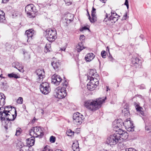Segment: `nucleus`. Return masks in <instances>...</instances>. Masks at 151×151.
<instances>
[{
	"mask_svg": "<svg viewBox=\"0 0 151 151\" xmlns=\"http://www.w3.org/2000/svg\"><path fill=\"white\" fill-rule=\"evenodd\" d=\"M128 122H129V123H130V127H131V128L132 129V127L133 126L132 124H132L131 123V122L130 121V118H128V119H127L125 121V122H124L125 126L127 123H128Z\"/></svg>",
	"mask_w": 151,
	"mask_h": 151,
	"instance_id": "obj_34",
	"label": "nucleus"
},
{
	"mask_svg": "<svg viewBox=\"0 0 151 151\" xmlns=\"http://www.w3.org/2000/svg\"><path fill=\"white\" fill-rule=\"evenodd\" d=\"M86 29L89 30V29L86 26H84V27H82L80 29V31L82 32V31H83V30H86Z\"/></svg>",
	"mask_w": 151,
	"mask_h": 151,
	"instance_id": "obj_44",
	"label": "nucleus"
},
{
	"mask_svg": "<svg viewBox=\"0 0 151 151\" xmlns=\"http://www.w3.org/2000/svg\"><path fill=\"white\" fill-rule=\"evenodd\" d=\"M20 63L18 62H15L12 64V66L17 69L19 71H20V68H23L20 66Z\"/></svg>",
	"mask_w": 151,
	"mask_h": 151,
	"instance_id": "obj_26",
	"label": "nucleus"
},
{
	"mask_svg": "<svg viewBox=\"0 0 151 151\" xmlns=\"http://www.w3.org/2000/svg\"><path fill=\"white\" fill-rule=\"evenodd\" d=\"M8 76L10 78H14L16 79H17L20 77L19 76L17 75L16 74L14 73H11L8 74Z\"/></svg>",
	"mask_w": 151,
	"mask_h": 151,
	"instance_id": "obj_28",
	"label": "nucleus"
},
{
	"mask_svg": "<svg viewBox=\"0 0 151 151\" xmlns=\"http://www.w3.org/2000/svg\"><path fill=\"white\" fill-rule=\"evenodd\" d=\"M140 112V113L142 115V116H144V113L143 111H142V110L140 111L139 112Z\"/></svg>",
	"mask_w": 151,
	"mask_h": 151,
	"instance_id": "obj_56",
	"label": "nucleus"
},
{
	"mask_svg": "<svg viewBox=\"0 0 151 151\" xmlns=\"http://www.w3.org/2000/svg\"><path fill=\"white\" fill-rule=\"evenodd\" d=\"M49 147L48 145L46 146L42 151H53L52 150L49 148Z\"/></svg>",
	"mask_w": 151,
	"mask_h": 151,
	"instance_id": "obj_37",
	"label": "nucleus"
},
{
	"mask_svg": "<svg viewBox=\"0 0 151 151\" xmlns=\"http://www.w3.org/2000/svg\"><path fill=\"white\" fill-rule=\"evenodd\" d=\"M9 0H2V2L4 3H6Z\"/></svg>",
	"mask_w": 151,
	"mask_h": 151,
	"instance_id": "obj_55",
	"label": "nucleus"
},
{
	"mask_svg": "<svg viewBox=\"0 0 151 151\" xmlns=\"http://www.w3.org/2000/svg\"><path fill=\"white\" fill-rule=\"evenodd\" d=\"M96 71V70L95 69H90L89 73V76H87L88 79L90 78V77H91L90 76H94Z\"/></svg>",
	"mask_w": 151,
	"mask_h": 151,
	"instance_id": "obj_29",
	"label": "nucleus"
},
{
	"mask_svg": "<svg viewBox=\"0 0 151 151\" xmlns=\"http://www.w3.org/2000/svg\"><path fill=\"white\" fill-rule=\"evenodd\" d=\"M62 80L60 76L56 74L52 75L51 77L52 83L57 86L59 85Z\"/></svg>",
	"mask_w": 151,
	"mask_h": 151,
	"instance_id": "obj_11",
	"label": "nucleus"
},
{
	"mask_svg": "<svg viewBox=\"0 0 151 151\" xmlns=\"http://www.w3.org/2000/svg\"><path fill=\"white\" fill-rule=\"evenodd\" d=\"M5 20V13L0 9V22H4Z\"/></svg>",
	"mask_w": 151,
	"mask_h": 151,
	"instance_id": "obj_24",
	"label": "nucleus"
},
{
	"mask_svg": "<svg viewBox=\"0 0 151 151\" xmlns=\"http://www.w3.org/2000/svg\"><path fill=\"white\" fill-rule=\"evenodd\" d=\"M51 64L53 68L57 70H58L60 66V64L58 60H57L55 58H53Z\"/></svg>",
	"mask_w": 151,
	"mask_h": 151,
	"instance_id": "obj_15",
	"label": "nucleus"
},
{
	"mask_svg": "<svg viewBox=\"0 0 151 151\" xmlns=\"http://www.w3.org/2000/svg\"><path fill=\"white\" fill-rule=\"evenodd\" d=\"M111 15L109 17V21L111 23H114L118 19V17L120 16L118 15L115 12H111Z\"/></svg>",
	"mask_w": 151,
	"mask_h": 151,
	"instance_id": "obj_14",
	"label": "nucleus"
},
{
	"mask_svg": "<svg viewBox=\"0 0 151 151\" xmlns=\"http://www.w3.org/2000/svg\"><path fill=\"white\" fill-rule=\"evenodd\" d=\"M34 35V31L32 29H30L26 31L24 35L25 38L27 39V42L32 39V37Z\"/></svg>",
	"mask_w": 151,
	"mask_h": 151,
	"instance_id": "obj_12",
	"label": "nucleus"
},
{
	"mask_svg": "<svg viewBox=\"0 0 151 151\" xmlns=\"http://www.w3.org/2000/svg\"><path fill=\"white\" fill-rule=\"evenodd\" d=\"M89 79H92L93 81L95 82V85L96 86H97L99 85V82L98 79L96 78H93V77L91 76L89 78Z\"/></svg>",
	"mask_w": 151,
	"mask_h": 151,
	"instance_id": "obj_33",
	"label": "nucleus"
},
{
	"mask_svg": "<svg viewBox=\"0 0 151 151\" xmlns=\"http://www.w3.org/2000/svg\"><path fill=\"white\" fill-rule=\"evenodd\" d=\"M109 59H110L111 60H110V61H112V62H113V60H114V58H113L112 57V56L111 55V56H109Z\"/></svg>",
	"mask_w": 151,
	"mask_h": 151,
	"instance_id": "obj_53",
	"label": "nucleus"
},
{
	"mask_svg": "<svg viewBox=\"0 0 151 151\" xmlns=\"http://www.w3.org/2000/svg\"><path fill=\"white\" fill-rule=\"evenodd\" d=\"M133 104L135 108L139 106L138 104L136 102H134Z\"/></svg>",
	"mask_w": 151,
	"mask_h": 151,
	"instance_id": "obj_52",
	"label": "nucleus"
},
{
	"mask_svg": "<svg viewBox=\"0 0 151 151\" xmlns=\"http://www.w3.org/2000/svg\"><path fill=\"white\" fill-rule=\"evenodd\" d=\"M24 58L26 60L30 59V56L29 54L27 53H24Z\"/></svg>",
	"mask_w": 151,
	"mask_h": 151,
	"instance_id": "obj_42",
	"label": "nucleus"
},
{
	"mask_svg": "<svg viewBox=\"0 0 151 151\" xmlns=\"http://www.w3.org/2000/svg\"><path fill=\"white\" fill-rule=\"evenodd\" d=\"M85 38V37L83 35H81L80 37V40H84Z\"/></svg>",
	"mask_w": 151,
	"mask_h": 151,
	"instance_id": "obj_49",
	"label": "nucleus"
},
{
	"mask_svg": "<svg viewBox=\"0 0 151 151\" xmlns=\"http://www.w3.org/2000/svg\"><path fill=\"white\" fill-rule=\"evenodd\" d=\"M85 48V47L83 46L82 42H79L76 46V50L78 52H80Z\"/></svg>",
	"mask_w": 151,
	"mask_h": 151,
	"instance_id": "obj_21",
	"label": "nucleus"
},
{
	"mask_svg": "<svg viewBox=\"0 0 151 151\" xmlns=\"http://www.w3.org/2000/svg\"><path fill=\"white\" fill-rule=\"evenodd\" d=\"M14 114H13L12 112H9V111H6L7 113H1L0 112V119L1 122L4 123V127L6 130H7L8 128L11 127V121H13L16 118L17 116V111L15 107H13Z\"/></svg>",
	"mask_w": 151,
	"mask_h": 151,
	"instance_id": "obj_1",
	"label": "nucleus"
},
{
	"mask_svg": "<svg viewBox=\"0 0 151 151\" xmlns=\"http://www.w3.org/2000/svg\"><path fill=\"white\" fill-rule=\"evenodd\" d=\"M126 151H137L135 149L132 148L127 149Z\"/></svg>",
	"mask_w": 151,
	"mask_h": 151,
	"instance_id": "obj_46",
	"label": "nucleus"
},
{
	"mask_svg": "<svg viewBox=\"0 0 151 151\" xmlns=\"http://www.w3.org/2000/svg\"><path fill=\"white\" fill-rule=\"evenodd\" d=\"M131 64L132 66L136 68H141L142 66V60L139 58H136L132 59Z\"/></svg>",
	"mask_w": 151,
	"mask_h": 151,
	"instance_id": "obj_10",
	"label": "nucleus"
},
{
	"mask_svg": "<svg viewBox=\"0 0 151 151\" xmlns=\"http://www.w3.org/2000/svg\"><path fill=\"white\" fill-rule=\"evenodd\" d=\"M35 73L37 76V80L39 81H42L43 79L45 77V71L43 69H38L36 70Z\"/></svg>",
	"mask_w": 151,
	"mask_h": 151,
	"instance_id": "obj_13",
	"label": "nucleus"
},
{
	"mask_svg": "<svg viewBox=\"0 0 151 151\" xmlns=\"http://www.w3.org/2000/svg\"><path fill=\"white\" fill-rule=\"evenodd\" d=\"M65 4L67 6H69L71 4L72 2L71 0H64Z\"/></svg>",
	"mask_w": 151,
	"mask_h": 151,
	"instance_id": "obj_39",
	"label": "nucleus"
},
{
	"mask_svg": "<svg viewBox=\"0 0 151 151\" xmlns=\"http://www.w3.org/2000/svg\"><path fill=\"white\" fill-rule=\"evenodd\" d=\"M51 49V45L50 44H47L45 47V52L47 53L50 52Z\"/></svg>",
	"mask_w": 151,
	"mask_h": 151,
	"instance_id": "obj_30",
	"label": "nucleus"
},
{
	"mask_svg": "<svg viewBox=\"0 0 151 151\" xmlns=\"http://www.w3.org/2000/svg\"><path fill=\"white\" fill-rule=\"evenodd\" d=\"M42 129V127H33L29 130V135L35 137H42L44 135Z\"/></svg>",
	"mask_w": 151,
	"mask_h": 151,
	"instance_id": "obj_3",
	"label": "nucleus"
},
{
	"mask_svg": "<svg viewBox=\"0 0 151 151\" xmlns=\"http://www.w3.org/2000/svg\"><path fill=\"white\" fill-rule=\"evenodd\" d=\"M42 111H42V112H41V113H42V114H43V113H44V111H43V110H42Z\"/></svg>",
	"mask_w": 151,
	"mask_h": 151,
	"instance_id": "obj_64",
	"label": "nucleus"
},
{
	"mask_svg": "<svg viewBox=\"0 0 151 151\" xmlns=\"http://www.w3.org/2000/svg\"><path fill=\"white\" fill-rule=\"evenodd\" d=\"M55 137L53 136H52L50 137V141L51 143H54L55 142Z\"/></svg>",
	"mask_w": 151,
	"mask_h": 151,
	"instance_id": "obj_35",
	"label": "nucleus"
},
{
	"mask_svg": "<svg viewBox=\"0 0 151 151\" xmlns=\"http://www.w3.org/2000/svg\"><path fill=\"white\" fill-rule=\"evenodd\" d=\"M63 87H58L56 89V94H55V97L58 99H62L65 97L66 96L67 93L66 92L65 88L68 86V84L65 83H63Z\"/></svg>",
	"mask_w": 151,
	"mask_h": 151,
	"instance_id": "obj_4",
	"label": "nucleus"
},
{
	"mask_svg": "<svg viewBox=\"0 0 151 151\" xmlns=\"http://www.w3.org/2000/svg\"><path fill=\"white\" fill-rule=\"evenodd\" d=\"M105 97L104 98H99L95 100H88L84 102V106L88 109L95 111L98 109L101 106V105L106 99Z\"/></svg>",
	"mask_w": 151,
	"mask_h": 151,
	"instance_id": "obj_2",
	"label": "nucleus"
},
{
	"mask_svg": "<svg viewBox=\"0 0 151 151\" xmlns=\"http://www.w3.org/2000/svg\"><path fill=\"white\" fill-rule=\"evenodd\" d=\"M23 107L24 109H26V106L24 105H23Z\"/></svg>",
	"mask_w": 151,
	"mask_h": 151,
	"instance_id": "obj_62",
	"label": "nucleus"
},
{
	"mask_svg": "<svg viewBox=\"0 0 151 151\" xmlns=\"http://www.w3.org/2000/svg\"><path fill=\"white\" fill-rule=\"evenodd\" d=\"M23 102V98L21 97H19L18 99L17 102L19 104H22V103Z\"/></svg>",
	"mask_w": 151,
	"mask_h": 151,
	"instance_id": "obj_40",
	"label": "nucleus"
},
{
	"mask_svg": "<svg viewBox=\"0 0 151 151\" xmlns=\"http://www.w3.org/2000/svg\"><path fill=\"white\" fill-rule=\"evenodd\" d=\"M127 13L126 12L125 15L123 16L122 19V20H126L127 19Z\"/></svg>",
	"mask_w": 151,
	"mask_h": 151,
	"instance_id": "obj_48",
	"label": "nucleus"
},
{
	"mask_svg": "<svg viewBox=\"0 0 151 151\" xmlns=\"http://www.w3.org/2000/svg\"><path fill=\"white\" fill-rule=\"evenodd\" d=\"M87 14L88 16V18L89 19V20L90 21V20H91L92 19L91 18V17L90 16V14L88 12V10H87Z\"/></svg>",
	"mask_w": 151,
	"mask_h": 151,
	"instance_id": "obj_51",
	"label": "nucleus"
},
{
	"mask_svg": "<svg viewBox=\"0 0 151 151\" xmlns=\"http://www.w3.org/2000/svg\"><path fill=\"white\" fill-rule=\"evenodd\" d=\"M101 55L103 58H105L106 56V53L105 51L103 50L101 52Z\"/></svg>",
	"mask_w": 151,
	"mask_h": 151,
	"instance_id": "obj_38",
	"label": "nucleus"
},
{
	"mask_svg": "<svg viewBox=\"0 0 151 151\" xmlns=\"http://www.w3.org/2000/svg\"><path fill=\"white\" fill-rule=\"evenodd\" d=\"M136 109L137 110V111L139 112L143 109V108L140 106H139L136 107Z\"/></svg>",
	"mask_w": 151,
	"mask_h": 151,
	"instance_id": "obj_45",
	"label": "nucleus"
},
{
	"mask_svg": "<svg viewBox=\"0 0 151 151\" xmlns=\"http://www.w3.org/2000/svg\"><path fill=\"white\" fill-rule=\"evenodd\" d=\"M5 96L4 94L0 93V106H4L5 104Z\"/></svg>",
	"mask_w": 151,
	"mask_h": 151,
	"instance_id": "obj_19",
	"label": "nucleus"
},
{
	"mask_svg": "<svg viewBox=\"0 0 151 151\" xmlns=\"http://www.w3.org/2000/svg\"><path fill=\"white\" fill-rule=\"evenodd\" d=\"M35 137L32 136L30 138L26 139V143L29 147H31L35 143Z\"/></svg>",
	"mask_w": 151,
	"mask_h": 151,
	"instance_id": "obj_17",
	"label": "nucleus"
},
{
	"mask_svg": "<svg viewBox=\"0 0 151 151\" xmlns=\"http://www.w3.org/2000/svg\"><path fill=\"white\" fill-rule=\"evenodd\" d=\"M99 0L103 3H105V1H106V0Z\"/></svg>",
	"mask_w": 151,
	"mask_h": 151,
	"instance_id": "obj_59",
	"label": "nucleus"
},
{
	"mask_svg": "<svg viewBox=\"0 0 151 151\" xmlns=\"http://www.w3.org/2000/svg\"><path fill=\"white\" fill-rule=\"evenodd\" d=\"M67 135L68 136H71L74 134V132H72L71 130H69L66 133Z\"/></svg>",
	"mask_w": 151,
	"mask_h": 151,
	"instance_id": "obj_36",
	"label": "nucleus"
},
{
	"mask_svg": "<svg viewBox=\"0 0 151 151\" xmlns=\"http://www.w3.org/2000/svg\"><path fill=\"white\" fill-rule=\"evenodd\" d=\"M14 109H12V107L11 106H5L4 108L3 111H1L0 112H1V113H7V112H6L5 111H9V112H12V111H14Z\"/></svg>",
	"mask_w": 151,
	"mask_h": 151,
	"instance_id": "obj_20",
	"label": "nucleus"
},
{
	"mask_svg": "<svg viewBox=\"0 0 151 151\" xmlns=\"http://www.w3.org/2000/svg\"><path fill=\"white\" fill-rule=\"evenodd\" d=\"M119 135L114 134L110 135L106 139L107 143L111 145L116 144L119 141L120 139L118 137Z\"/></svg>",
	"mask_w": 151,
	"mask_h": 151,
	"instance_id": "obj_7",
	"label": "nucleus"
},
{
	"mask_svg": "<svg viewBox=\"0 0 151 151\" xmlns=\"http://www.w3.org/2000/svg\"><path fill=\"white\" fill-rule=\"evenodd\" d=\"M109 18H108V16L107 14H106V17L105 18L104 21L106 22V24L107 25H110L111 24L110 22L109 21Z\"/></svg>",
	"mask_w": 151,
	"mask_h": 151,
	"instance_id": "obj_31",
	"label": "nucleus"
},
{
	"mask_svg": "<svg viewBox=\"0 0 151 151\" xmlns=\"http://www.w3.org/2000/svg\"><path fill=\"white\" fill-rule=\"evenodd\" d=\"M90 80V81L89 82L91 84H93V85H95V82H94L93 81L92 79H89Z\"/></svg>",
	"mask_w": 151,
	"mask_h": 151,
	"instance_id": "obj_50",
	"label": "nucleus"
},
{
	"mask_svg": "<svg viewBox=\"0 0 151 151\" xmlns=\"http://www.w3.org/2000/svg\"><path fill=\"white\" fill-rule=\"evenodd\" d=\"M73 122L76 125L81 124L84 119L83 116L78 112L73 114Z\"/></svg>",
	"mask_w": 151,
	"mask_h": 151,
	"instance_id": "obj_8",
	"label": "nucleus"
},
{
	"mask_svg": "<svg viewBox=\"0 0 151 151\" xmlns=\"http://www.w3.org/2000/svg\"><path fill=\"white\" fill-rule=\"evenodd\" d=\"M107 91H108V90H109V87L107 86Z\"/></svg>",
	"mask_w": 151,
	"mask_h": 151,
	"instance_id": "obj_63",
	"label": "nucleus"
},
{
	"mask_svg": "<svg viewBox=\"0 0 151 151\" xmlns=\"http://www.w3.org/2000/svg\"><path fill=\"white\" fill-rule=\"evenodd\" d=\"M140 88L141 89H144L145 88V87H144V86H141L140 87Z\"/></svg>",
	"mask_w": 151,
	"mask_h": 151,
	"instance_id": "obj_61",
	"label": "nucleus"
},
{
	"mask_svg": "<svg viewBox=\"0 0 151 151\" xmlns=\"http://www.w3.org/2000/svg\"><path fill=\"white\" fill-rule=\"evenodd\" d=\"M145 129L146 130H147V131H149L150 129V128L149 127H148L147 126H145Z\"/></svg>",
	"mask_w": 151,
	"mask_h": 151,
	"instance_id": "obj_54",
	"label": "nucleus"
},
{
	"mask_svg": "<svg viewBox=\"0 0 151 151\" xmlns=\"http://www.w3.org/2000/svg\"><path fill=\"white\" fill-rule=\"evenodd\" d=\"M3 45L5 47L6 50H8L9 48H10L11 46L8 43H6L4 45Z\"/></svg>",
	"mask_w": 151,
	"mask_h": 151,
	"instance_id": "obj_41",
	"label": "nucleus"
},
{
	"mask_svg": "<svg viewBox=\"0 0 151 151\" xmlns=\"http://www.w3.org/2000/svg\"><path fill=\"white\" fill-rule=\"evenodd\" d=\"M21 130V129L17 128L16 129V132L15 135L17 136L19 135L20 133Z\"/></svg>",
	"mask_w": 151,
	"mask_h": 151,
	"instance_id": "obj_43",
	"label": "nucleus"
},
{
	"mask_svg": "<svg viewBox=\"0 0 151 151\" xmlns=\"http://www.w3.org/2000/svg\"><path fill=\"white\" fill-rule=\"evenodd\" d=\"M94 55L93 53H90L86 55L85 58V59L87 62H90L94 58Z\"/></svg>",
	"mask_w": 151,
	"mask_h": 151,
	"instance_id": "obj_18",
	"label": "nucleus"
},
{
	"mask_svg": "<svg viewBox=\"0 0 151 151\" xmlns=\"http://www.w3.org/2000/svg\"><path fill=\"white\" fill-rule=\"evenodd\" d=\"M97 86L96 85H93V84H91L90 83H88L87 84V87L88 89L90 91H92L94 90L95 88Z\"/></svg>",
	"mask_w": 151,
	"mask_h": 151,
	"instance_id": "obj_25",
	"label": "nucleus"
},
{
	"mask_svg": "<svg viewBox=\"0 0 151 151\" xmlns=\"http://www.w3.org/2000/svg\"><path fill=\"white\" fill-rule=\"evenodd\" d=\"M46 35L45 37L47 40L50 42H52L56 38L57 32L55 29H49L46 31Z\"/></svg>",
	"mask_w": 151,
	"mask_h": 151,
	"instance_id": "obj_6",
	"label": "nucleus"
},
{
	"mask_svg": "<svg viewBox=\"0 0 151 151\" xmlns=\"http://www.w3.org/2000/svg\"><path fill=\"white\" fill-rule=\"evenodd\" d=\"M116 126L119 129H122V127L124 126L125 127H126L124 123L122 122L121 120H118L116 121Z\"/></svg>",
	"mask_w": 151,
	"mask_h": 151,
	"instance_id": "obj_22",
	"label": "nucleus"
},
{
	"mask_svg": "<svg viewBox=\"0 0 151 151\" xmlns=\"http://www.w3.org/2000/svg\"><path fill=\"white\" fill-rule=\"evenodd\" d=\"M128 134L127 132H125L122 134L120 137L119 140H121L122 139L125 140L128 137Z\"/></svg>",
	"mask_w": 151,
	"mask_h": 151,
	"instance_id": "obj_27",
	"label": "nucleus"
},
{
	"mask_svg": "<svg viewBox=\"0 0 151 151\" xmlns=\"http://www.w3.org/2000/svg\"><path fill=\"white\" fill-rule=\"evenodd\" d=\"M55 151H63L60 149H57Z\"/></svg>",
	"mask_w": 151,
	"mask_h": 151,
	"instance_id": "obj_60",
	"label": "nucleus"
},
{
	"mask_svg": "<svg viewBox=\"0 0 151 151\" xmlns=\"http://www.w3.org/2000/svg\"><path fill=\"white\" fill-rule=\"evenodd\" d=\"M25 11L27 16L29 17H34L35 14L37 12V10L36 9L35 6L32 4H29L25 8Z\"/></svg>",
	"mask_w": 151,
	"mask_h": 151,
	"instance_id": "obj_5",
	"label": "nucleus"
},
{
	"mask_svg": "<svg viewBox=\"0 0 151 151\" xmlns=\"http://www.w3.org/2000/svg\"><path fill=\"white\" fill-rule=\"evenodd\" d=\"M4 108V107H1L0 108V111H2L3 110Z\"/></svg>",
	"mask_w": 151,
	"mask_h": 151,
	"instance_id": "obj_57",
	"label": "nucleus"
},
{
	"mask_svg": "<svg viewBox=\"0 0 151 151\" xmlns=\"http://www.w3.org/2000/svg\"><path fill=\"white\" fill-rule=\"evenodd\" d=\"M125 131L122 130L121 129H119V131H116V132L114 133L116 134H119L118 137L120 138L119 137L121 136V135Z\"/></svg>",
	"mask_w": 151,
	"mask_h": 151,
	"instance_id": "obj_32",
	"label": "nucleus"
},
{
	"mask_svg": "<svg viewBox=\"0 0 151 151\" xmlns=\"http://www.w3.org/2000/svg\"><path fill=\"white\" fill-rule=\"evenodd\" d=\"M125 2L124 3V4L126 5L127 9H128L129 8V5L128 4V0H125Z\"/></svg>",
	"mask_w": 151,
	"mask_h": 151,
	"instance_id": "obj_47",
	"label": "nucleus"
},
{
	"mask_svg": "<svg viewBox=\"0 0 151 151\" xmlns=\"http://www.w3.org/2000/svg\"><path fill=\"white\" fill-rule=\"evenodd\" d=\"M41 92L43 94H47L50 91L49 84L47 82L42 83L40 86Z\"/></svg>",
	"mask_w": 151,
	"mask_h": 151,
	"instance_id": "obj_9",
	"label": "nucleus"
},
{
	"mask_svg": "<svg viewBox=\"0 0 151 151\" xmlns=\"http://www.w3.org/2000/svg\"><path fill=\"white\" fill-rule=\"evenodd\" d=\"M96 9L94 7H93L92 10L91 11V16L92 17V19L90 20V22L93 23H94L97 20V18L96 17Z\"/></svg>",
	"mask_w": 151,
	"mask_h": 151,
	"instance_id": "obj_16",
	"label": "nucleus"
},
{
	"mask_svg": "<svg viewBox=\"0 0 151 151\" xmlns=\"http://www.w3.org/2000/svg\"><path fill=\"white\" fill-rule=\"evenodd\" d=\"M2 75V74H1L0 75V78H1V80L2 78H4L5 77H4L2 76H1Z\"/></svg>",
	"mask_w": 151,
	"mask_h": 151,
	"instance_id": "obj_58",
	"label": "nucleus"
},
{
	"mask_svg": "<svg viewBox=\"0 0 151 151\" xmlns=\"http://www.w3.org/2000/svg\"><path fill=\"white\" fill-rule=\"evenodd\" d=\"M72 148L73 151H79L78 143V141L73 143Z\"/></svg>",
	"mask_w": 151,
	"mask_h": 151,
	"instance_id": "obj_23",
	"label": "nucleus"
}]
</instances>
